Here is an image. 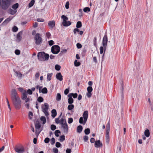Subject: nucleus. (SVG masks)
<instances>
[{
  "instance_id": "obj_1",
  "label": "nucleus",
  "mask_w": 153,
  "mask_h": 153,
  "mask_svg": "<svg viewBox=\"0 0 153 153\" xmlns=\"http://www.w3.org/2000/svg\"><path fill=\"white\" fill-rule=\"evenodd\" d=\"M11 97L15 108L17 109H20L21 106V101L15 89H12Z\"/></svg>"
},
{
  "instance_id": "obj_2",
  "label": "nucleus",
  "mask_w": 153,
  "mask_h": 153,
  "mask_svg": "<svg viewBox=\"0 0 153 153\" xmlns=\"http://www.w3.org/2000/svg\"><path fill=\"white\" fill-rule=\"evenodd\" d=\"M38 59L41 61H45L48 60L49 57V55L44 52H39L37 55Z\"/></svg>"
},
{
  "instance_id": "obj_3",
  "label": "nucleus",
  "mask_w": 153,
  "mask_h": 153,
  "mask_svg": "<svg viewBox=\"0 0 153 153\" xmlns=\"http://www.w3.org/2000/svg\"><path fill=\"white\" fill-rule=\"evenodd\" d=\"M12 0H2L1 4V8L4 10L8 9L11 5Z\"/></svg>"
},
{
  "instance_id": "obj_4",
  "label": "nucleus",
  "mask_w": 153,
  "mask_h": 153,
  "mask_svg": "<svg viewBox=\"0 0 153 153\" xmlns=\"http://www.w3.org/2000/svg\"><path fill=\"white\" fill-rule=\"evenodd\" d=\"M49 107V105L47 103H45L44 105H42V111L46 116H48L49 115V113L48 111Z\"/></svg>"
},
{
  "instance_id": "obj_5",
  "label": "nucleus",
  "mask_w": 153,
  "mask_h": 153,
  "mask_svg": "<svg viewBox=\"0 0 153 153\" xmlns=\"http://www.w3.org/2000/svg\"><path fill=\"white\" fill-rule=\"evenodd\" d=\"M35 43L37 45H39L42 42V39L39 33L36 34L34 37Z\"/></svg>"
},
{
  "instance_id": "obj_6",
  "label": "nucleus",
  "mask_w": 153,
  "mask_h": 153,
  "mask_svg": "<svg viewBox=\"0 0 153 153\" xmlns=\"http://www.w3.org/2000/svg\"><path fill=\"white\" fill-rule=\"evenodd\" d=\"M60 48L58 45H54L51 48V52L54 54H57L60 51Z\"/></svg>"
},
{
  "instance_id": "obj_7",
  "label": "nucleus",
  "mask_w": 153,
  "mask_h": 153,
  "mask_svg": "<svg viewBox=\"0 0 153 153\" xmlns=\"http://www.w3.org/2000/svg\"><path fill=\"white\" fill-rule=\"evenodd\" d=\"M108 42V37L106 33L105 34L102 41V45L104 47V51H105Z\"/></svg>"
},
{
  "instance_id": "obj_8",
  "label": "nucleus",
  "mask_w": 153,
  "mask_h": 153,
  "mask_svg": "<svg viewBox=\"0 0 153 153\" xmlns=\"http://www.w3.org/2000/svg\"><path fill=\"white\" fill-rule=\"evenodd\" d=\"M61 128H62L64 132L66 133L67 134L68 132V126L66 123L65 121V123L61 125Z\"/></svg>"
},
{
  "instance_id": "obj_9",
  "label": "nucleus",
  "mask_w": 153,
  "mask_h": 153,
  "mask_svg": "<svg viewBox=\"0 0 153 153\" xmlns=\"http://www.w3.org/2000/svg\"><path fill=\"white\" fill-rule=\"evenodd\" d=\"M88 111H84L83 114V117L84 119L83 125L85 124L88 119Z\"/></svg>"
},
{
  "instance_id": "obj_10",
  "label": "nucleus",
  "mask_w": 153,
  "mask_h": 153,
  "mask_svg": "<svg viewBox=\"0 0 153 153\" xmlns=\"http://www.w3.org/2000/svg\"><path fill=\"white\" fill-rule=\"evenodd\" d=\"M15 150L16 152L18 153H23L25 151V149L24 147L22 146L21 148L18 147L15 148Z\"/></svg>"
},
{
  "instance_id": "obj_11",
  "label": "nucleus",
  "mask_w": 153,
  "mask_h": 153,
  "mask_svg": "<svg viewBox=\"0 0 153 153\" xmlns=\"http://www.w3.org/2000/svg\"><path fill=\"white\" fill-rule=\"evenodd\" d=\"M94 146L96 148H98L102 146V144L100 140H97L95 142Z\"/></svg>"
},
{
  "instance_id": "obj_12",
  "label": "nucleus",
  "mask_w": 153,
  "mask_h": 153,
  "mask_svg": "<svg viewBox=\"0 0 153 153\" xmlns=\"http://www.w3.org/2000/svg\"><path fill=\"white\" fill-rule=\"evenodd\" d=\"M48 25L51 29H52L55 26V22L54 20L49 21Z\"/></svg>"
},
{
  "instance_id": "obj_13",
  "label": "nucleus",
  "mask_w": 153,
  "mask_h": 153,
  "mask_svg": "<svg viewBox=\"0 0 153 153\" xmlns=\"http://www.w3.org/2000/svg\"><path fill=\"white\" fill-rule=\"evenodd\" d=\"M42 86L39 87V92L41 93L42 92L43 94H46L48 92V90L47 88L46 87H45L43 88L42 90H41V89L42 88Z\"/></svg>"
},
{
  "instance_id": "obj_14",
  "label": "nucleus",
  "mask_w": 153,
  "mask_h": 153,
  "mask_svg": "<svg viewBox=\"0 0 153 153\" xmlns=\"http://www.w3.org/2000/svg\"><path fill=\"white\" fill-rule=\"evenodd\" d=\"M56 78L57 79L61 81L62 80V75L61 73H59L56 74Z\"/></svg>"
},
{
  "instance_id": "obj_15",
  "label": "nucleus",
  "mask_w": 153,
  "mask_h": 153,
  "mask_svg": "<svg viewBox=\"0 0 153 153\" xmlns=\"http://www.w3.org/2000/svg\"><path fill=\"white\" fill-rule=\"evenodd\" d=\"M13 18L12 17H10L6 19L2 23V24L5 25H7Z\"/></svg>"
},
{
  "instance_id": "obj_16",
  "label": "nucleus",
  "mask_w": 153,
  "mask_h": 153,
  "mask_svg": "<svg viewBox=\"0 0 153 153\" xmlns=\"http://www.w3.org/2000/svg\"><path fill=\"white\" fill-rule=\"evenodd\" d=\"M22 31H20L17 34V39L18 40V42H19L22 39L21 35H22Z\"/></svg>"
},
{
  "instance_id": "obj_17",
  "label": "nucleus",
  "mask_w": 153,
  "mask_h": 153,
  "mask_svg": "<svg viewBox=\"0 0 153 153\" xmlns=\"http://www.w3.org/2000/svg\"><path fill=\"white\" fill-rule=\"evenodd\" d=\"M17 10H13L11 9H10L8 10V12L9 13H10L11 15H14L17 12Z\"/></svg>"
},
{
  "instance_id": "obj_18",
  "label": "nucleus",
  "mask_w": 153,
  "mask_h": 153,
  "mask_svg": "<svg viewBox=\"0 0 153 153\" xmlns=\"http://www.w3.org/2000/svg\"><path fill=\"white\" fill-rule=\"evenodd\" d=\"M109 133V132H106L105 140L108 144L109 143L110 140Z\"/></svg>"
},
{
  "instance_id": "obj_19",
  "label": "nucleus",
  "mask_w": 153,
  "mask_h": 153,
  "mask_svg": "<svg viewBox=\"0 0 153 153\" xmlns=\"http://www.w3.org/2000/svg\"><path fill=\"white\" fill-rule=\"evenodd\" d=\"M27 93L25 91L22 94V99L23 100H25L27 98Z\"/></svg>"
},
{
  "instance_id": "obj_20",
  "label": "nucleus",
  "mask_w": 153,
  "mask_h": 153,
  "mask_svg": "<svg viewBox=\"0 0 153 153\" xmlns=\"http://www.w3.org/2000/svg\"><path fill=\"white\" fill-rule=\"evenodd\" d=\"M62 24L64 26L67 27L71 25V22L70 21H65V22L64 23V22H62Z\"/></svg>"
},
{
  "instance_id": "obj_21",
  "label": "nucleus",
  "mask_w": 153,
  "mask_h": 153,
  "mask_svg": "<svg viewBox=\"0 0 153 153\" xmlns=\"http://www.w3.org/2000/svg\"><path fill=\"white\" fill-rule=\"evenodd\" d=\"M82 126H79L77 127V132L79 133H80L82 131Z\"/></svg>"
},
{
  "instance_id": "obj_22",
  "label": "nucleus",
  "mask_w": 153,
  "mask_h": 153,
  "mask_svg": "<svg viewBox=\"0 0 153 153\" xmlns=\"http://www.w3.org/2000/svg\"><path fill=\"white\" fill-rule=\"evenodd\" d=\"M51 113H52V114L51 115L52 117L54 118L57 114L56 110L55 109H53L52 110Z\"/></svg>"
},
{
  "instance_id": "obj_23",
  "label": "nucleus",
  "mask_w": 153,
  "mask_h": 153,
  "mask_svg": "<svg viewBox=\"0 0 153 153\" xmlns=\"http://www.w3.org/2000/svg\"><path fill=\"white\" fill-rule=\"evenodd\" d=\"M144 134L145 136L147 137H149L150 135V132L149 129H147L146 130L144 131Z\"/></svg>"
},
{
  "instance_id": "obj_24",
  "label": "nucleus",
  "mask_w": 153,
  "mask_h": 153,
  "mask_svg": "<svg viewBox=\"0 0 153 153\" xmlns=\"http://www.w3.org/2000/svg\"><path fill=\"white\" fill-rule=\"evenodd\" d=\"M106 132H109L110 131V122L109 121L108 122L106 126Z\"/></svg>"
},
{
  "instance_id": "obj_25",
  "label": "nucleus",
  "mask_w": 153,
  "mask_h": 153,
  "mask_svg": "<svg viewBox=\"0 0 153 153\" xmlns=\"http://www.w3.org/2000/svg\"><path fill=\"white\" fill-rule=\"evenodd\" d=\"M61 18L63 19L62 22H64V23L65 22V21L68 20V18L64 15H63L62 16Z\"/></svg>"
},
{
  "instance_id": "obj_26",
  "label": "nucleus",
  "mask_w": 153,
  "mask_h": 153,
  "mask_svg": "<svg viewBox=\"0 0 153 153\" xmlns=\"http://www.w3.org/2000/svg\"><path fill=\"white\" fill-rule=\"evenodd\" d=\"M41 125L39 123H36L35 125V128L36 130H39Z\"/></svg>"
},
{
  "instance_id": "obj_27",
  "label": "nucleus",
  "mask_w": 153,
  "mask_h": 153,
  "mask_svg": "<svg viewBox=\"0 0 153 153\" xmlns=\"http://www.w3.org/2000/svg\"><path fill=\"white\" fill-rule=\"evenodd\" d=\"M61 99V95L60 94L58 93L57 94L56 96V100L57 101H59Z\"/></svg>"
},
{
  "instance_id": "obj_28",
  "label": "nucleus",
  "mask_w": 153,
  "mask_h": 153,
  "mask_svg": "<svg viewBox=\"0 0 153 153\" xmlns=\"http://www.w3.org/2000/svg\"><path fill=\"white\" fill-rule=\"evenodd\" d=\"M82 26L81 22L80 21H78L76 23V27L77 28H79Z\"/></svg>"
},
{
  "instance_id": "obj_29",
  "label": "nucleus",
  "mask_w": 153,
  "mask_h": 153,
  "mask_svg": "<svg viewBox=\"0 0 153 153\" xmlns=\"http://www.w3.org/2000/svg\"><path fill=\"white\" fill-rule=\"evenodd\" d=\"M40 120L43 121V124H45L46 122V119L45 117L44 116H42L40 118Z\"/></svg>"
},
{
  "instance_id": "obj_30",
  "label": "nucleus",
  "mask_w": 153,
  "mask_h": 153,
  "mask_svg": "<svg viewBox=\"0 0 153 153\" xmlns=\"http://www.w3.org/2000/svg\"><path fill=\"white\" fill-rule=\"evenodd\" d=\"M53 74L51 73V74L48 73L47 74V79L48 81H50L51 79V77L52 75Z\"/></svg>"
},
{
  "instance_id": "obj_31",
  "label": "nucleus",
  "mask_w": 153,
  "mask_h": 153,
  "mask_svg": "<svg viewBox=\"0 0 153 153\" xmlns=\"http://www.w3.org/2000/svg\"><path fill=\"white\" fill-rule=\"evenodd\" d=\"M65 139V136L64 135H62L60 137L59 141L60 142H63Z\"/></svg>"
},
{
  "instance_id": "obj_32",
  "label": "nucleus",
  "mask_w": 153,
  "mask_h": 153,
  "mask_svg": "<svg viewBox=\"0 0 153 153\" xmlns=\"http://www.w3.org/2000/svg\"><path fill=\"white\" fill-rule=\"evenodd\" d=\"M74 108V105L72 104H70L68 107V110H71L73 109Z\"/></svg>"
},
{
  "instance_id": "obj_33",
  "label": "nucleus",
  "mask_w": 153,
  "mask_h": 153,
  "mask_svg": "<svg viewBox=\"0 0 153 153\" xmlns=\"http://www.w3.org/2000/svg\"><path fill=\"white\" fill-rule=\"evenodd\" d=\"M74 64L75 66L78 67L80 65L81 63L79 62H78L76 60L74 61Z\"/></svg>"
},
{
  "instance_id": "obj_34",
  "label": "nucleus",
  "mask_w": 153,
  "mask_h": 153,
  "mask_svg": "<svg viewBox=\"0 0 153 153\" xmlns=\"http://www.w3.org/2000/svg\"><path fill=\"white\" fill-rule=\"evenodd\" d=\"M19 7V4L17 3L14 4L12 6V8L14 10H16Z\"/></svg>"
},
{
  "instance_id": "obj_35",
  "label": "nucleus",
  "mask_w": 153,
  "mask_h": 153,
  "mask_svg": "<svg viewBox=\"0 0 153 153\" xmlns=\"http://www.w3.org/2000/svg\"><path fill=\"white\" fill-rule=\"evenodd\" d=\"M67 50L66 49H62L60 51L59 54L60 55H62L63 53H66Z\"/></svg>"
},
{
  "instance_id": "obj_36",
  "label": "nucleus",
  "mask_w": 153,
  "mask_h": 153,
  "mask_svg": "<svg viewBox=\"0 0 153 153\" xmlns=\"http://www.w3.org/2000/svg\"><path fill=\"white\" fill-rule=\"evenodd\" d=\"M35 1L34 0H32L31 1L29 4V7H31L33 6L34 4Z\"/></svg>"
},
{
  "instance_id": "obj_37",
  "label": "nucleus",
  "mask_w": 153,
  "mask_h": 153,
  "mask_svg": "<svg viewBox=\"0 0 153 153\" xmlns=\"http://www.w3.org/2000/svg\"><path fill=\"white\" fill-rule=\"evenodd\" d=\"M84 132L85 134H88L90 133V130L89 128H87L85 130Z\"/></svg>"
},
{
  "instance_id": "obj_38",
  "label": "nucleus",
  "mask_w": 153,
  "mask_h": 153,
  "mask_svg": "<svg viewBox=\"0 0 153 153\" xmlns=\"http://www.w3.org/2000/svg\"><path fill=\"white\" fill-rule=\"evenodd\" d=\"M74 102V100L72 98H69L68 100V102L69 104H72Z\"/></svg>"
},
{
  "instance_id": "obj_39",
  "label": "nucleus",
  "mask_w": 153,
  "mask_h": 153,
  "mask_svg": "<svg viewBox=\"0 0 153 153\" xmlns=\"http://www.w3.org/2000/svg\"><path fill=\"white\" fill-rule=\"evenodd\" d=\"M15 73L16 74V76L18 78H21L22 77V74L19 72L16 71Z\"/></svg>"
},
{
  "instance_id": "obj_40",
  "label": "nucleus",
  "mask_w": 153,
  "mask_h": 153,
  "mask_svg": "<svg viewBox=\"0 0 153 153\" xmlns=\"http://www.w3.org/2000/svg\"><path fill=\"white\" fill-rule=\"evenodd\" d=\"M43 98L41 97H39L37 99V101L39 102H43Z\"/></svg>"
},
{
  "instance_id": "obj_41",
  "label": "nucleus",
  "mask_w": 153,
  "mask_h": 153,
  "mask_svg": "<svg viewBox=\"0 0 153 153\" xmlns=\"http://www.w3.org/2000/svg\"><path fill=\"white\" fill-rule=\"evenodd\" d=\"M60 131L59 130H56L55 131V134L56 137H58L59 136V133H60Z\"/></svg>"
},
{
  "instance_id": "obj_42",
  "label": "nucleus",
  "mask_w": 153,
  "mask_h": 153,
  "mask_svg": "<svg viewBox=\"0 0 153 153\" xmlns=\"http://www.w3.org/2000/svg\"><path fill=\"white\" fill-rule=\"evenodd\" d=\"M65 121L66 122V120L65 119H64L63 118H62L60 120V123L62 125L63 124L65 123Z\"/></svg>"
},
{
  "instance_id": "obj_43",
  "label": "nucleus",
  "mask_w": 153,
  "mask_h": 153,
  "mask_svg": "<svg viewBox=\"0 0 153 153\" xmlns=\"http://www.w3.org/2000/svg\"><path fill=\"white\" fill-rule=\"evenodd\" d=\"M100 53L101 54H102L103 53V50H104V47L103 48V47L101 46L100 47ZM105 51H104V52H105Z\"/></svg>"
},
{
  "instance_id": "obj_44",
  "label": "nucleus",
  "mask_w": 153,
  "mask_h": 153,
  "mask_svg": "<svg viewBox=\"0 0 153 153\" xmlns=\"http://www.w3.org/2000/svg\"><path fill=\"white\" fill-rule=\"evenodd\" d=\"M87 90L88 92H91L93 91V88H92V87L91 86H88L87 88Z\"/></svg>"
},
{
  "instance_id": "obj_45",
  "label": "nucleus",
  "mask_w": 153,
  "mask_h": 153,
  "mask_svg": "<svg viewBox=\"0 0 153 153\" xmlns=\"http://www.w3.org/2000/svg\"><path fill=\"white\" fill-rule=\"evenodd\" d=\"M55 69L57 71H59L60 70L61 67L60 65H56L55 66Z\"/></svg>"
},
{
  "instance_id": "obj_46",
  "label": "nucleus",
  "mask_w": 153,
  "mask_h": 153,
  "mask_svg": "<svg viewBox=\"0 0 153 153\" xmlns=\"http://www.w3.org/2000/svg\"><path fill=\"white\" fill-rule=\"evenodd\" d=\"M90 9L88 7H85L83 9V11L85 12H89L90 11Z\"/></svg>"
},
{
  "instance_id": "obj_47",
  "label": "nucleus",
  "mask_w": 153,
  "mask_h": 153,
  "mask_svg": "<svg viewBox=\"0 0 153 153\" xmlns=\"http://www.w3.org/2000/svg\"><path fill=\"white\" fill-rule=\"evenodd\" d=\"M51 129L53 131L55 130L56 128V126L52 124L51 126Z\"/></svg>"
},
{
  "instance_id": "obj_48",
  "label": "nucleus",
  "mask_w": 153,
  "mask_h": 153,
  "mask_svg": "<svg viewBox=\"0 0 153 153\" xmlns=\"http://www.w3.org/2000/svg\"><path fill=\"white\" fill-rule=\"evenodd\" d=\"M92 95V94L91 92H87L86 96L88 98H90Z\"/></svg>"
},
{
  "instance_id": "obj_49",
  "label": "nucleus",
  "mask_w": 153,
  "mask_h": 153,
  "mask_svg": "<svg viewBox=\"0 0 153 153\" xmlns=\"http://www.w3.org/2000/svg\"><path fill=\"white\" fill-rule=\"evenodd\" d=\"M18 30V27L16 26H14L13 27V29H12V30L14 32H16Z\"/></svg>"
},
{
  "instance_id": "obj_50",
  "label": "nucleus",
  "mask_w": 153,
  "mask_h": 153,
  "mask_svg": "<svg viewBox=\"0 0 153 153\" xmlns=\"http://www.w3.org/2000/svg\"><path fill=\"white\" fill-rule=\"evenodd\" d=\"M55 139L53 137L51 140V144L53 145L55 143Z\"/></svg>"
},
{
  "instance_id": "obj_51",
  "label": "nucleus",
  "mask_w": 153,
  "mask_h": 153,
  "mask_svg": "<svg viewBox=\"0 0 153 153\" xmlns=\"http://www.w3.org/2000/svg\"><path fill=\"white\" fill-rule=\"evenodd\" d=\"M48 43L49 45L51 46L54 44V42L53 40H51L48 41Z\"/></svg>"
},
{
  "instance_id": "obj_52",
  "label": "nucleus",
  "mask_w": 153,
  "mask_h": 153,
  "mask_svg": "<svg viewBox=\"0 0 153 153\" xmlns=\"http://www.w3.org/2000/svg\"><path fill=\"white\" fill-rule=\"evenodd\" d=\"M73 122V119L72 118H69L68 120V123L69 124L72 123Z\"/></svg>"
},
{
  "instance_id": "obj_53",
  "label": "nucleus",
  "mask_w": 153,
  "mask_h": 153,
  "mask_svg": "<svg viewBox=\"0 0 153 153\" xmlns=\"http://www.w3.org/2000/svg\"><path fill=\"white\" fill-rule=\"evenodd\" d=\"M69 1H67L65 4V7L66 9H68L69 8Z\"/></svg>"
},
{
  "instance_id": "obj_54",
  "label": "nucleus",
  "mask_w": 153,
  "mask_h": 153,
  "mask_svg": "<svg viewBox=\"0 0 153 153\" xmlns=\"http://www.w3.org/2000/svg\"><path fill=\"white\" fill-rule=\"evenodd\" d=\"M15 53L17 55H19L20 54V51L19 50H16L15 51Z\"/></svg>"
},
{
  "instance_id": "obj_55",
  "label": "nucleus",
  "mask_w": 153,
  "mask_h": 153,
  "mask_svg": "<svg viewBox=\"0 0 153 153\" xmlns=\"http://www.w3.org/2000/svg\"><path fill=\"white\" fill-rule=\"evenodd\" d=\"M78 28H75L74 29V33L75 34H76V32H79V30L78 29Z\"/></svg>"
},
{
  "instance_id": "obj_56",
  "label": "nucleus",
  "mask_w": 153,
  "mask_h": 153,
  "mask_svg": "<svg viewBox=\"0 0 153 153\" xmlns=\"http://www.w3.org/2000/svg\"><path fill=\"white\" fill-rule=\"evenodd\" d=\"M49 141H50V139L48 137L46 138L44 140L45 142L46 143H48Z\"/></svg>"
},
{
  "instance_id": "obj_57",
  "label": "nucleus",
  "mask_w": 153,
  "mask_h": 153,
  "mask_svg": "<svg viewBox=\"0 0 153 153\" xmlns=\"http://www.w3.org/2000/svg\"><path fill=\"white\" fill-rule=\"evenodd\" d=\"M83 118L82 117H81L79 119V123L81 124H83Z\"/></svg>"
},
{
  "instance_id": "obj_58",
  "label": "nucleus",
  "mask_w": 153,
  "mask_h": 153,
  "mask_svg": "<svg viewBox=\"0 0 153 153\" xmlns=\"http://www.w3.org/2000/svg\"><path fill=\"white\" fill-rule=\"evenodd\" d=\"M76 46L78 48H81L82 47V45L79 43H77L76 44Z\"/></svg>"
},
{
  "instance_id": "obj_59",
  "label": "nucleus",
  "mask_w": 153,
  "mask_h": 153,
  "mask_svg": "<svg viewBox=\"0 0 153 153\" xmlns=\"http://www.w3.org/2000/svg\"><path fill=\"white\" fill-rule=\"evenodd\" d=\"M61 145L60 143L59 142H57L56 143V146L57 148L60 147Z\"/></svg>"
},
{
  "instance_id": "obj_60",
  "label": "nucleus",
  "mask_w": 153,
  "mask_h": 153,
  "mask_svg": "<svg viewBox=\"0 0 153 153\" xmlns=\"http://www.w3.org/2000/svg\"><path fill=\"white\" fill-rule=\"evenodd\" d=\"M121 100L120 101V103L121 105L123 104V94H122L121 97Z\"/></svg>"
},
{
  "instance_id": "obj_61",
  "label": "nucleus",
  "mask_w": 153,
  "mask_h": 153,
  "mask_svg": "<svg viewBox=\"0 0 153 153\" xmlns=\"http://www.w3.org/2000/svg\"><path fill=\"white\" fill-rule=\"evenodd\" d=\"M88 139V137L87 136H85L83 137V140L85 142H86Z\"/></svg>"
},
{
  "instance_id": "obj_62",
  "label": "nucleus",
  "mask_w": 153,
  "mask_h": 153,
  "mask_svg": "<svg viewBox=\"0 0 153 153\" xmlns=\"http://www.w3.org/2000/svg\"><path fill=\"white\" fill-rule=\"evenodd\" d=\"M37 21L38 22H42L44 21V19L42 18H38L37 19Z\"/></svg>"
},
{
  "instance_id": "obj_63",
  "label": "nucleus",
  "mask_w": 153,
  "mask_h": 153,
  "mask_svg": "<svg viewBox=\"0 0 153 153\" xmlns=\"http://www.w3.org/2000/svg\"><path fill=\"white\" fill-rule=\"evenodd\" d=\"M69 89H66L64 91V94L65 95H67L69 93Z\"/></svg>"
},
{
  "instance_id": "obj_64",
  "label": "nucleus",
  "mask_w": 153,
  "mask_h": 153,
  "mask_svg": "<svg viewBox=\"0 0 153 153\" xmlns=\"http://www.w3.org/2000/svg\"><path fill=\"white\" fill-rule=\"evenodd\" d=\"M53 152L54 153H58V150L57 149L54 148L53 149Z\"/></svg>"
}]
</instances>
